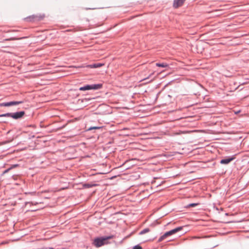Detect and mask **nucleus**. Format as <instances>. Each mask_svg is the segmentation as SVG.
<instances>
[{"instance_id": "nucleus-1", "label": "nucleus", "mask_w": 249, "mask_h": 249, "mask_svg": "<svg viewBox=\"0 0 249 249\" xmlns=\"http://www.w3.org/2000/svg\"><path fill=\"white\" fill-rule=\"evenodd\" d=\"M114 236L113 235H110L96 237L93 240V244L97 248L100 247L108 244V240L112 239Z\"/></svg>"}, {"instance_id": "nucleus-2", "label": "nucleus", "mask_w": 249, "mask_h": 249, "mask_svg": "<svg viewBox=\"0 0 249 249\" xmlns=\"http://www.w3.org/2000/svg\"><path fill=\"white\" fill-rule=\"evenodd\" d=\"M183 228V226H179L178 227L174 229H172L171 230H170L169 231H167L165 232L162 235H161L158 239V242H160L162 240H163L164 239H165L166 237L173 235L177 232L181 231Z\"/></svg>"}, {"instance_id": "nucleus-3", "label": "nucleus", "mask_w": 249, "mask_h": 249, "mask_svg": "<svg viewBox=\"0 0 249 249\" xmlns=\"http://www.w3.org/2000/svg\"><path fill=\"white\" fill-rule=\"evenodd\" d=\"M25 115V111L24 110L11 112V118L15 120H18L22 119Z\"/></svg>"}, {"instance_id": "nucleus-4", "label": "nucleus", "mask_w": 249, "mask_h": 249, "mask_svg": "<svg viewBox=\"0 0 249 249\" xmlns=\"http://www.w3.org/2000/svg\"><path fill=\"white\" fill-rule=\"evenodd\" d=\"M24 103V100L21 101H12L7 102H3L0 103V107H10L18 105Z\"/></svg>"}, {"instance_id": "nucleus-5", "label": "nucleus", "mask_w": 249, "mask_h": 249, "mask_svg": "<svg viewBox=\"0 0 249 249\" xmlns=\"http://www.w3.org/2000/svg\"><path fill=\"white\" fill-rule=\"evenodd\" d=\"M236 155H233L230 156H226L224 157L223 159H222L220 160V163L224 165H227L229 164L231 162L235 160L236 158Z\"/></svg>"}, {"instance_id": "nucleus-6", "label": "nucleus", "mask_w": 249, "mask_h": 249, "mask_svg": "<svg viewBox=\"0 0 249 249\" xmlns=\"http://www.w3.org/2000/svg\"><path fill=\"white\" fill-rule=\"evenodd\" d=\"M105 65V63H93L92 64H89L86 65V66L82 65L80 66V67L81 68H90V69H95V68H98L100 67H101Z\"/></svg>"}, {"instance_id": "nucleus-7", "label": "nucleus", "mask_w": 249, "mask_h": 249, "mask_svg": "<svg viewBox=\"0 0 249 249\" xmlns=\"http://www.w3.org/2000/svg\"><path fill=\"white\" fill-rule=\"evenodd\" d=\"M44 17H26L23 18V21L25 22H33L36 20V18H38V20H41L43 19Z\"/></svg>"}, {"instance_id": "nucleus-8", "label": "nucleus", "mask_w": 249, "mask_h": 249, "mask_svg": "<svg viewBox=\"0 0 249 249\" xmlns=\"http://www.w3.org/2000/svg\"><path fill=\"white\" fill-rule=\"evenodd\" d=\"M89 89L90 90H98L102 88L103 84L102 83H98V84H89Z\"/></svg>"}, {"instance_id": "nucleus-9", "label": "nucleus", "mask_w": 249, "mask_h": 249, "mask_svg": "<svg viewBox=\"0 0 249 249\" xmlns=\"http://www.w3.org/2000/svg\"><path fill=\"white\" fill-rule=\"evenodd\" d=\"M186 0H174L173 4V6L175 8H178L181 6L184 3Z\"/></svg>"}, {"instance_id": "nucleus-10", "label": "nucleus", "mask_w": 249, "mask_h": 249, "mask_svg": "<svg viewBox=\"0 0 249 249\" xmlns=\"http://www.w3.org/2000/svg\"><path fill=\"white\" fill-rule=\"evenodd\" d=\"M103 128V126H90L89 127H88L86 128V131H90L94 130V132H95L96 130H101Z\"/></svg>"}, {"instance_id": "nucleus-11", "label": "nucleus", "mask_w": 249, "mask_h": 249, "mask_svg": "<svg viewBox=\"0 0 249 249\" xmlns=\"http://www.w3.org/2000/svg\"><path fill=\"white\" fill-rule=\"evenodd\" d=\"M94 99V98H85L81 99H79L78 102H81V103H85V104L84 105L85 106H87L88 104H87L88 102L89 101Z\"/></svg>"}, {"instance_id": "nucleus-12", "label": "nucleus", "mask_w": 249, "mask_h": 249, "mask_svg": "<svg viewBox=\"0 0 249 249\" xmlns=\"http://www.w3.org/2000/svg\"><path fill=\"white\" fill-rule=\"evenodd\" d=\"M97 186V184L92 183H84L83 185V187L85 188H90L94 186Z\"/></svg>"}, {"instance_id": "nucleus-13", "label": "nucleus", "mask_w": 249, "mask_h": 249, "mask_svg": "<svg viewBox=\"0 0 249 249\" xmlns=\"http://www.w3.org/2000/svg\"><path fill=\"white\" fill-rule=\"evenodd\" d=\"M156 66L159 67H161V68H166V67H169V65L164 62L162 63H156Z\"/></svg>"}, {"instance_id": "nucleus-14", "label": "nucleus", "mask_w": 249, "mask_h": 249, "mask_svg": "<svg viewBox=\"0 0 249 249\" xmlns=\"http://www.w3.org/2000/svg\"><path fill=\"white\" fill-rule=\"evenodd\" d=\"M78 90L81 91L90 90L89 84H87L80 87Z\"/></svg>"}, {"instance_id": "nucleus-15", "label": "nucleus", "mask_w": 249, "mask_h": 249, "mask_svg": "<svg viewBox=\"0 0 249 249\" xmlns=\"http://www.w3.org/2000/svg\"><path fill=\"white\" fill-rule=\"evenodd\" d=\"M0 117H10L11 118V112H7L0 114Z\"/></svg>"}, {"instance_id": "nucleus-16", "label": "nucleus", "mask_w": 249, "mask_h": 249, "mask_svg": "<svg viewBox=\"0 0 249 249\" xmlns=\"http://www.w3.org/2000/svg\"><path fill=\"white\" fill-rule=\"evenodd\" d=\"M199 204L198 203H192L187 205L186 207V208H190V207H195L198 205Z\"/></svg>"}, {"instance_id": "nucleus-17", "label": "nucleus", "mask_w": 249, "mask_h": 249, "mask_svg": "<svg viewBox=\"0 0 249 249\" xmlns=\"http://www.w3.org/2000/svg\"><path fill=\"white\" fill-rule=\"evenodd\" d=\"M149 231H150V229L149 228H145L139 232V235H142V234H145V233L149 232Z\"/></svg>"}, {"instance_id": "nucleus-18", "label": "nucleus", "mask_w": 249, "mask_h": 249, "mask_svg": "<svg viewBox=\"0 0 249 249\" xmlns=\"http://www.w3.org/2000/svg\"><path fill=\"white\" fill-rule=\"evenodd\" d=\"M84 19H85V21H84V23H83L84 25H85L86 26H89V25H90V24L89 23V19L88 18H85Z\"/></svg>"}, {"instance_id": "nucleus-19", "label": "nucleus", "mask_w": 249, "mask_h": 249, "mask_svg": "<svg viewBox=\"0 0 249 249\" xmlns=\"http://www.w3.org/2000/svg\"><path fill=\"white\" fill-rule=\"evenodd\" d=\"M132 249H142V248L139 244L134 246Z\"/></svg>"}, {"instance_id": "nucleus-20", "label": "nucleus", "mask_w": 249, "mask_h": 249, "mask_svg": "<svg viewBox=\"0 0 249 249\" xmlns=\"http://www.w3.org/2000/svg\"><path fill=\"white\" fill-rule=\"evenodd\" d=\"M19 166V164H15L11 165L10 167L11 168V170H12L15 168L18 167Z\"/></svg>"}, {"instance_id": "nucleus-21", "label": "nucleus", "mask_w": 249, "mask_h": 249, "mask_svg": "<svg viewBox=\"0 0 249 249\" xmlns=\"http://www.w3.org/2000/svg\"><path fill=\"white\" fill-rule=\"evenodd\" d=\"M11 170V168H10V167H9V168H7V169L5 170L3 172V173H2V175H4V174H6V173H8V172L9 171H10Z\"/></svg>"}, {"instance_id": "nucleus-22", "label": "nucleus", "mask_w": 249, "mask_h": 249, "mask_svg": "<svg viewBox=\"0 0 249 249\" xmlns=\"http://www.w3.org/2000/svg\"><path fill=\"white\" fill-rule=\"evenodd\" d=\"M73 91L75 92V96L76 97H78L79 95V94L78 93V89H74Z\"/></svg>"}, {"instance_id": "nucleus-23", "label": "nucleus", "mask_w": 249, "mask_h": 249, "mask_svg": "<svg viewBox=\"0 0 249 249\" xmlns=\"http://www.w3.org/2000/svg\"><path fill=\"white\" fill-rule=\"evenodd\" d=\"M16 39V38L15 37H11L10 38L6 39L5 40L9 41V40H15Z\"/></svg>"}, {"instance_id": "nucleus-24", "label": "nucleus", "mask_w": 249, "mask_h": 249, "mask_svg": "<svg viewBox=\"0 0 249 249\" xmlns=\"http://www.w3.org/2000/svg\"><path fill=\"white\" fill-rule=\"evenodd\" d=\"M28 204H32V205L33 204L32 202H26L25 203V205H27Z\"/></svg>"}, {"instance_id": "nucleus-25", "label": "nucleus", "mask_w": 249, "mask_h": 249, "mask_svg": "<svg viewBox=\"0 0 249 249\" xmlns=\"http://www.w3.org/2000/svg\"><path fill=\"white\" fill-rule=\"evenodd\" d=\"M148 78H149V77H146V78H144V79H142V81L146 80L148 79Z\"/></svg>"}, {"instance_id": "nucleus-26", "label": "nucleus", "mask_w": 249, "mask_h": 249, "mask_svg": "<svg viewBox=\"0 0 249 249\" xmlns=\"http://www.w3.org/2000/svg\"><path fill=\"white\" fill-rule=\"evenodd\" d=\"M240 112V110H238L237 112H235V114H238Z\"/></svg>"}, {"instance_id": "nucleus-27", "label": "nucleus", "mask_w": 249, "mask_h": 249, "mask_svg": "<svg viewBox=\"0 0 249 249\" xmlns=\"http://www.w3.org/2000/svg\"><path fill=\"white\" fill-rule=\"evenodd\" d=\"M170 84V82H168V83L167 84H166L165 86H164V88L166 87L168 84Z\"/></svg>"}, {"instance_id": "nucleus-28", "label": "nucleus", "mask_w": 249, "mask_h": 249, "mask_svg": "<svg viewBox=\"0 0 249 249\" xmlns=\"http://www.w3.org/2000/svg\"><path fill=\"white\" fill-rule=\"evenodd\" d=\"M245 84V82H244V83H243L241 84V85H244Z\"/></svg>"}, {"instance_id": "nucleus-29", "label": "nucleus", "mask_w": 249, "mask_h": 249, "mask_svg": "<svg viewBox=\"0 0 249 249\" xmlns=\"http://www.w3.org/2000/svg\"><path fill=\"white\" fill-rule=\"evenodd\" d=\"M38 204V203H37V202H36V203H35V205H36V204Z\"/></svg>"}]
</instances>
